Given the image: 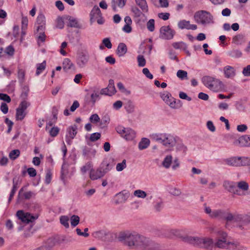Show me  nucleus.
Listing matches in <instances>:
<instances>
[{
	"mask_svg": "<svg viewBox=\"0 0 250 250\" xmlns=\"http://www.w3.org/2000/svg\"><path fill=\"white\" fill-rule=\"evenodd\" d=\"M104 175V170L101 166L97 169H90L89 177L92 180H95L101 178Z\"/></svg>",
	"mask_w": 250,
	"mask_h": 250,
	"instance_id": "14",
	"label": "nucleus"
},
{
	"mask_svg": "<svg viewBox=\"0 0 250 250\" xmlns=\"http://www.w3.org/2000/svg\"><path fill=\"white\" fill-rule=\"evenodd\" d=\"M126 167V160H123L122 163L117 164L116 166V170L118 171H121Z\"/></svg>",
	"mask_w": 250,
	"mask_h": 250,
	"instance_id": "52",
	"label": "nucleus"
},
{
	"mask_svg": "<svg viewBox=\"0 0 250 250\" xmlns=\"http://www.w3.org/2000/svg\"><path fill=\"white\" fill-rule=\"evenodd\" d=\"M62 67L63 70L67 71L68 70L73 68L74 65L69 59L65 58L64 59L62 62Z\"/></svg>",
	"mask_w": 250,
	"mask_h": 250,
	"instance_id": "26",
	"label": "nucleus"
},
{
	"mask_svg": "<svg viewBox=\"0 0 250 250\" xmlns=\"http://www.w3.org/2000/svg\"><path fill=\"white\" fill-rule=\"evenodd\" d=\"M30 105V103L26 101H22L16 109V118L17 120H22L26 113L25 110Z\"/></svg>",
	"mask_w": 250,
	"mask_h": 250,
	"instance_id": "7",
	"label": "nucleus"
},
{
	"mask_svg": "<svg viewBox=\"0 0 250 250\" xmlns=\"http://www.w3.org/2000/svg\"><path fill=\"white\" fill-rule=\"evenodd\" d=\"M67 42H63L62 43L61 45L60 46V52L63 56H66L67 54L66 52L64 50V49L67 47Z\"/></svg>",
	"mask_w": 250,
	"mask_h": 250,
	"instance_id": "58",
	"label": "nucleus"
},
{
	"mask_svg": "<svg viewBox=\"0 0 250 250\" xmlns=\"http://www.w3.org/2000/svg\"><path fill=\"white\" fill-rule=\"evenodd\" d=\"M201 238L198 237L188 236V244L200 247L201 245Z\"/></svg>",
	"mask_w": 250,
	"mask_h": 250,
	"instance_id": "35",
	"label": "nucleus"
},
{
	"mask_svg": "<svg viewBox=\"0 0 250 250\" xmlns=\"http://www.w3.org/2000/svg\"><path fill=\"white\" fill-rule=\"evenodd\" d=\"M77 125H75L69 126L67 129V134L66 136H68L70 139H74L77 133Z\"/></svg>",
	"mask_w": 250,
	"mask_h": 250,
	"instance_id": "23",
	"label": "nucleus"
},
{
	"mask_svg": "<svg viewBox=\"0 0 250 250\" xmlns=\"http://www.w3.org/2000/svg\"><path fill=\"white\" fill-rule=\"evenodd\" d=\"M96 152L93 148L84 146L83 149V155L86 160H91L95 157Z\"/></svg>",
	"mask_w": 250,
	"mask_h": 250,
	"instance_id": "16",
	"label": "nucleus"
},
{
	"mask_svg": "<svg viewBox=\"0 0 250 250\" xmlns=\"http://www.w3.org/2000/svg\"><path fill=\"white\" fill-rule=\"evenodd\" d=\"M194 19L198 24L206 26L214 23L213 15L208 11L201 10L196 11L194 15Z\"/></svg>",
	"mask_w": 250,
	"mask_h": 250,
	"instance_id": "1",
	"label": "nucleus"
},
{
	"mask_svg": "<svg viewBox=\"0 0 250 250\" xmlns=\"http://www.w3.org/2000/svg\"><path fill=\"white\" fill-rule=\"evenodd\" d=\"M107 90L110 92V94H114L116 92V89L114 86V81L112 79L109 81L108 86L106 87Z\"/></svg>",
	"mask_w": 250,
	"mask_h": 250,
	"instance_id": "40",
	"label": "nucleus"
},
{
	"mask_svg": "<svg viewBox=\"0 0 250 250\" xmlns=\"http://www.w3.org/2000/svg\"><path fill=\"white\" fill-rule=\"evenodd\" d=\"M18 78L21 84H22L25 80V72L22 69H19L18 73Z\"/></svg>",
	"mask_w": 250,
	"mask_h": 250,
	"instance_id": "42",
	"label": "nucleus"
},
{
	"mask_svg": "<svg viewBox=\"0 0 250 250\" xmlns=\"http://www.w3.org/2000/svg\"><path fill=\"white\" fill-rule=\"evenodd\" d=\"M187 71L179 70L177 72V76L178 78H180L181 79H184V78H186L187 76Z\"/></svg>",
	"mask_w": 250,
	"mask_h": 250,
	"instance_id": "61",
	"label": "nucleus"
},
{
	"mask_svg": "<svg viewBox=\"0 0 250 250\" xmlns=\"http://www.w3.org/2000/svg\"><path fill=\"white\" fill-rule=\"evenodd\" d=\"M214 246L220 249H225L227 246V241L226 239L217 238L214 243Z\"/></svg>",
	"mask_w": 250,
	"mask_h": 250,
	"instance_id": "28",
	"label": "nucleus"
},
{
	"mask_svg": "<svg viewBox=\"0 0 250 250\" xmlns=\"http://www.w3.org/2000/svg\"><path fill=\"white\" fill-rule=\"evenodd\" d=\"M89 121L91 123L97 124L100 122V118L97 114H94L90 117Z\"/></svg>",
	"mask_w": 250,
	"mask_h": 250,
	"instance_id": "50",
	"label": "nucleus"
},
{
	"mask_svg": "<svg viewBox=\"0 0 250 250\" xmlns=\"http://www.w3.org/2000/svg\"><path fill=\"white\" fill-rule=\"evenodd\" d=\"M174 35V31L169 26H162L160 29V37L167 40L171 39Z\"/></svg>",
	"mask_w": 250,
	"mask_h": 250,
	"instance_id": "13",
	"label": "nucleus"
},
{
	"mask_svg": "<svg viewBox=\"0 0 250 250\" xmlns=\"http://www.w3.org/2000/svg\"><path fill=\"white\" fill-rule=\"evenodd\" d=\"M89 59L88 52L86 50H82L77 53L76 63L79 68H83L87 65Z\"/></svg>",
	"mask_w": 250,
	"mask_h": 250,
	"instance_id": "5",
	"label": "nucleus"
},
{
	"mask_svg": "<svg viewBox=\"0 0 250 250\" xmlns=\"http://www.w3.org/2000/svg\"><path fill=\"white\" fill-rule=\"evenodd\" d=\"M45 30L42 31L40 30L39 33V35L38 36V41H41L42 42H44L45 40L46 36L45 35Z\"/></svg>",
	"mask_w": 250,
	"mask_h": 250,
	"instance_id": "57",
	"label": "nucleus"
},
{
	"mask_svg": "<svg viewBox=\"0 0 250 250\" xmlns=\"http://www.w3.org/2000/svg\"><path fill=\"white\" fill-rule=\"evenodd\" d=\"M172 159V157L171 155L167 156L162 163L163 166L167 168H169L171 164Z\"/></svg>",
	"mask_w": 250,
	"mask_h": 250,
	"instance_id": "38",
	"label": "nucleus"
},
{
	"mask_svg": "<svg viewBox=\"0 0 250 250\" xmlns=\"http://www.w3.org/2000/svg\"><path fill=\"white\" fill-rule=\"evenodd\" d=\"M37 23L39 25L37 29V32L45 29V18L43 14H41L38 15L37 18Z\"/></svg>",
	"mask_w": 250,
	"mask_h": 250,
	"instance_id": "19",
	"label": "nucleus"
},
{
	"mask_svg": "<svg viewBox=\"0 0 250 250\" xmlns=\"http://www.w3.org/2000/svg\"><path fill=\"white\" fill-rule=\"evenodd\" d=\"M154 23L155 21L153 19L149 20L147 22V28L149 31L152 32L154 30Z\"/></svg>",
	"mask_w": 250,
	"mask_h": 250,
	"instance_id": "54",
	"label": "nucleus"
},
{
	"mask_svg": "<svg viewBox=\"0 0 250 250\" xmlns=\"http://www.w3.org/2000/svg\"><path fill=\"white\" fill-rule=\"evenodd\" d=\"M102 16V13L100 8L95 6L92 9L90 13V22L93 23L96 21L97 19Z\"/></svg>",
	"mask_w": 250,
	"mask_h": 250,
	"instance_id": "21",
	"label": "nucleus"
},
{
	"mask_svg": "<svg viewBox=\"0 0 250 250\" xmlns=\"http://www.w3.org/2000/svg\"><path fill=\"white\" fill-rule=\"evenodd\" d=\"M228 55L232 58H238L242 56V53L238 49H233L227 53Z\"/></svg>",
	"mask_w": 250,
	"mask_h": 250,
	"instance_id": "36",
	"label": "nucleus"
},
{
	"mask_svg": "<svg viewBox=\"0 0 250 250\" xmlns=\"http://www.w3.org/2000/svg\"><path fill=\"white\" fill-rule=\"evenodd\" d=\"M58 243V239L55 237H51L47 239L45 246L49 250L52 249Z\"/></svg>",
	"mask_w": 250,
	"mask_h": 250,
	"instance_id": "29",
	"label": "nucleus"
},
{
	"mask_svg": "<svg viewBox=\"0 0 250 250\" xmlns=\"http://www.w3.org/2000/svg\"><path fill=\"white\" fill-rule=\"evenodd\" d=\"M223 73L225 78H232L236 75V70L232 66L227 65L223 68Z\"/></svg>",
	"mask_w": 250,
	"mask_h": 250,
	"instance_id": "17",
	"label": "nucleus"
},
{
	"mask_svg": "<svg viewBox=\"0 0 250 250\" xmlns=\"http://www.w3.org/2000/svg\"><path fill=\"white\" fill-rule=\"evenodd\" d=\"M68 25L71 27H76V28L79 27V23H78L77 21L75 19H74L73 18H71V17H70L69 19Z\"/></svg>",
	"mask_w": 250,
	"mask_h": 250,
	"instance_id": "51",
	"label": "nucleus"
},
{
	"mask_svg": "<svg viewBox=\"0 0 250 250\" xmlns=\"http://www.w3.org/2000/svg\"><path fill=\"white\" fill-rule=\"evenodd\" d=\"M239 157H232L225 159L223 161L225 164L231 166L238 167H240Z\"/></svg>",
	"mask_w": 250,
	"mask_h": 250,
	"instance_id": "20",
	"label": "nucleus"
},
{
	"mask_svg": "<svg viewBox=\"0 0 250 250\" xmlns=\"http://www.w3.org/2000/svg\"><path fill=\"white\" fill-rule=\"evenodd\" d=\"M116 130L126 140H132L135 137V131L130 128H125L123 126L119 125L116 128Z\"/></svg>",
	"mask_w": 250,
	"mask_h": 250,
	"instance_id": "6",
	"label": "nucleus"
},
{
	"mask_svg": "<svg viewBox=\"0 0 250 250\" xmlns=\"http://www.w3.org/2000/svg\"><path fill=\"white\" fill-rule=\"evenodd\" d=\"M110 118L108 116L105 115L102 119H100V126L101 128L104 127L107 124L109 123Z\"/></svg>",
	"mask_w": 250,
	"mask_h": 250,
	"instance_id": "45",
	"label": "nucleus"
},
{
	"mask_svg": "<svg viewBox=\"0 0 250 250\" xmlns=\"http://www.w3.org/2000/svg\"><path fill=\"white\" fill-rule=\"evenodd\" d=\"M46 67V62L43 61L41 63L37 64V70L36 74L37 76L39 75L43 71Z\"/></svg>",
	"mask_w": 250,
	"mask_h": 250,
	"instance_id": "39",
	"label": "nucleus"
},
{
	"mask_svg": "<svg viewBox=\"0 0 250 250\" xmlns=\"http://www.w3.org/2000/svg\"><path fill=\"white\" fill-rule=\"evenodd\" d=\"M151 138L152 140L162 143L165 146L169 148L173 147L176 144L175 138L169 134H153L151 135Z\"/></svg>",
	"mask_w": 250,
	"mask_h": 250,
	"instance_id": "2",
	"label": "nucleus"
},
{
	"mask_svg": "<svg viewBox=\"0 0 250 250\" xmlns=\"http://www.w3.org/2000/svg\"><path fill=\"white\" fill-rule=\"evenodd\" d=\"M92 166L91 163L88 162L84 166L82 167L81 170L83 173H85L87 170H89L91 168Z\"/></svg>",
	"mask_w": 250,
	"mask_h": 250,
	"instance_id": "59",
	"label": "nucleus"
},
{
	"mask_svg": "<svg viewBox=\"0 0 250 250\" xmlns=\"http://www.w3.org/2000/svg\"><path fill=\"white\" fill-rule=\"evenodd\" d=\"M239 214H232L230 213H227L226 212L225 217L224 219L226 220L227 221H233L234 222H238Z\"/></svg>",
	"mask_w": 250,
	"mask_h": 250,
	"instance_id": "30",
	"label": "nucleus"
},
{
	"mask_svg": "<svg viewBox=\"0 0 250 250\" xmlns=\"http://www.w3.org/2000/svg\"><path fill=\"white\" fill-rule=\"evenodd\" d=\"M130 193L129 191L123 190L116 194L115 196V203L116 205L125 203L129 198Z\"/></svg>",
	"mask_w": 250,
	"mask_h": 250,
	"instance_id": "12",
	"label": "nucleus"
},
{
	"mask_svg": "<svg viewBox=\"0 0 250 250\" xmlns=\"http://www.w3.org/2000/svg\"><path fill=\"white\" fill-rule=\"evenodd\" d=\"M237 188L243 191H246L249 189V186L246 181H241L236 183Z\"/></svg>",
	"mask_w": 250,
	"mask_h": 250,
	"instance_id": "32",
	"label": "nucleus"
},
{
	"mask_svg": "<svg viewBox=\"0 0 250 250\" xmlns=\"http://www.w3.org/2000/svg\"><path fill=\"white\" fill-rule=\"evenodd\" d=\"M0 100L9 103L11 102L10 97L6 94L0 93Z\"/></svg>",
	"mask_w": 250,
	"mask_h": 250,
	"instance_id": "62",
	"label": "nucleus"
},
{
	"mask_svg": "<svg viewBox=\"0 0 250 250\" xmlns=\"http://www.w3.org/2000/svg\"><path fill=\"white\" fill-rule=\"evenodd\" d=\"M20 155V151L19 149H14L12 150L9 154L10 159L14 160L16 159Z\"/></svg>",
	"mask_w": 250,
	"mask_h": 250,
	"instance_id": "44",
	"label": "nucleus"
},
{
	"mask_svg": "<svg viewBox=\"0 0 250 250\" xmlns=\"http://www.w3.org/2000/svg\"><path fill=\"white\" fill-rule=\"evenodd\" d=\"M125 25L123 28V30L127 33H130L132 31L131 25L132 24V20L129 16H126L124 19Z\"/></svg>",
	"mask_w": 250,
	"mask_h": 250,
	"instance_id": "22",
	"label": "nucleus"
},
{
	"mask_svg": "<svg viewBox=\"0 0 250 250\" xmlns=\"http://www.w3.org/2000/svg\"><path fill=\"white\" fill-rule=\"evenodd\" d=\"M137 59L139 66L144 67L146 65V61L144 56L141 55H138Z\"/></svg>",
	"mask_w": 250,
	"mask_h": 250,
	"instance_id": "47",
	"label": "nucleus"
},
{
	"mask_svg": "<svg viewBox=\"0 0 250 250\" xmlns=\"http://www.w3.org/2000/svg\"><path fill=\"white\" fill-rule=\"evenodd\" d=\"M150 144L149 139L144 138H143L139 143L138 147L140 150H143L146 148Z\"/></svg>",
	"mask_w": 250,
	"mask_h": 250,
	"instance_id": "34",
	"label": "nucleus"
},
{
	"mask_svg": "<svg viewBox=\"0 0 250 250\" xmlns=\"http://www.w3.org/2000/svg\"><path fill=\"white\" fill-rule=\"evenodd\" d=\"M238 222L241 225H246L250 223V215L247 214H239Z\"/></svg>",
	"mask_w": 250,
	"mask_h": 250,
	"instance_id": "24",
	"label": "nucleus"
},
{
	"mask_svg": "<svg viewBox=\"0 0 250 250\" xmlns=\"http://www.w3.org/2000/svg\"><path fill=\"white\" fill-rule=\"evenodd\" d=\"M205 211L211 218L223 219L225 217L226 211L222 209H215L212 210L209 207L205 206Z\"/></svg>",
	"mask_w": 250,
	"mask_h": 250,
	"instance_id": "8",
	"label": "nucleus"
},
{
	"mask_svg": "<svg viewBox=\"0 0 250 250\" xmlns=\"http://www.w3.org/2000/svg\"><path fill=\"white\" fill-rule=\"evenodd\" d=\"M168 233L169 234L167 236L169 237L173 238L176 237L185 242L187 240V230L186 229H172L168 231Z\"/></svg>",
	"mask_w": 250,
	"mask_h": 250,
	"instance_id": "10",
	"label": "nucleus"
},
{
	"mask_svg": "<svg viewBox=\"0 0 250 250\" xmlns=\"http://www.w3.org/2000/svg\"><path fill=\"white\" fill-rule=\"evenodd\" d=\"M101 136V133L98 132L93 133L90 135L89 140L91 142H95L99 139Z\"/></svg>",
	"mask_w": 250,
	"mask_h": 250,
	"instance_id": "53",
	"label": "nucleus"
},
{
	"mask_svg": "<svg viewBox=\"0 0 250 250\" xmlns=\"http://www.w3.org/2000/svg\"><path fill=\"white\" fill-rule=\"evenodd\" d=\"M232 41L237 45H241L245 42V36L242 34L237 35L233 38Z\"/></svg>",
	"mask_w": 250,
	"mask_h": 250,
	"instance_id": "33",
	"label": "nucleus"
},
{
	"mask_svg": "<svg viewBox=\"0 0 250 250\" xmlns=\"http://www.w3.org/2000/svg\"><path fill=\"white\" fill-rule=\"evenodd\" d=\"M135 2L143 12L147 13L148 12V6L146 0H135Z\"/></svg>",
	"mask_w": 250,
	"mask_h": 250,
	"instance_id": "27",
	"label": "nucleus"
},
{
	"mask_svg": "<svg viewBox=\"0 0 250 250\" xmlns=\"http://www.w3.org/2000/svg\"><path fill=\"white\" fill-rule=\"evenodd\" d=\"M160 97L172 108H179L182 105V104L180 100L175 99L171 96L170 93L167 91L161 93Z\"/></svg>",
	"mask_w": 250,
	"mask_h": 250,
	"instance_id": "4",
	"label": "nucleus"
},
{
	"mask_svg": "<svg viewBox=\"0 0 250 250\" xmlns=\"http://www.w3.org/2000/svg\"><path fill=\"white\" fill-rule=\"evenodd\" d=\"M61 223L66 228H68L69 227L68 221L69 218L66 216H62L60 217Z\"/></svg>",
	"mask_w": 250,
	"mask_h": 250,
	"instance_id": "46",
	"label": "nucleus"
},
{
	"mask_svg": "<svg viewBox=\"0 0 250 250\" xmlns=\"http://www.w3.org/2000/svg\"><path fill=\"white\" fill-rule=\"evenodd\" d=\"M242 73L244 76H250V65H248L243 68Z\"/></svg>",
	"mask_w": 250,
	"mask_h": 250,
	"instance_id": "64",
	"label": "nucleus"
},
{
	"mask_svg": "<svg viewBox=\"0 0 250 250\" xmlns=\"http://www.w3.org/2000/svg\"><path fill=\"white\" fill-rule=\"evenodd\" d=\"M215 233H216V235L218 237V238H221V239L227 240V237L228 236V234L226 232H225L222 230H219L216 231L215 232Z\"/></svg>",
	"mask_w": 250,
	"mask_h": 250,
	"instance_id": "55",
	"label": "nucleus"
},
{
	"mask_svg": "<svg viewBox=\"0 0 250 250\" xmlns=\"http://www.w3.org/2000/svg\"><path fill=\"white\" fill-rule=\"evenodd\" d=\"M23 195L25 199L29 200L31 198L35 197L36 193L33 191H28L24 192Z\"/></svg>",
	"mask_w": 250,
	"mask_h": 250,
	"instance_id": "56",
	"label": "nucleus"
},
{
	"mask_svg": "<svg viewBox=\"0 0 250 250\" xmlns=\"http://www.w3.org/2000/svg\"><path fill=\"white\" fill-rule=\"evenodd\" d=\"M17 216L20 220L25 223L33 222L38 217V215L34 216L29 213L24 212L21 210H18L17 212Z\"/></svg>",
	"mask_w": 250,
	"mask_h": 250,
	"instance_id": "9",
	"label": "nucleus"
},
{
	"mask_svg": "<svg viewBox=\"0 0 250 250\" xmlns=\"http://www.w3.org/2000/svg\"><path fill=\"white\" fill-rule=\"evenodd\" d=\"M124 105L127 113H131L134 112L135 106L131 101L128 100L124 103Z\"/></svg>",
	"mask_w": 250,
	"mask_h": 250,
	"instance_id": "31",
	"label": "nucleus"
},
{
	"mask_svg": "<svg viewBox=\"0 0 250 250\" xmlns=\"http://www.w3.org/2000/svg\"><path fill=\"white\" fill-rule=\"evenodd\" d=\"M234 144L240 146H250V135H245L242 136L238 140H236Z\"/></svg>",
	"mask_w": 250,
	"mask_h": 250,
	"instance_id": "15",
	"label": "nucleus"
},
{
	"mask_svg": "<svg viewBox=\"0 0 250 250\" xmlns=\"http://www.w3.org/2000/svg\"><path fill=\"white\" fill-rule=\"evenodd\" d=\"M172 46L175 49H182L186 52L187 45L184 42H174L172 44Z\"/></svg>",
	"mask_w": 250,
	"mask_h": 250,
	"instance_id": "43",
	"label": "nucleus"
},
{
	"mask_svg": "<svg viewBox=\"0 0 250 250\" xmlns=\"http://www.w3.org/2000/svg\"><path fill=\"white\" fill-rule=\"evenodd\" d=\"M59 132V129L58 127H52L49 131L50 135L52 137L56 136Z\"/></svg>",
	"mask_w": 250,
	"mask_h": 250,
	"instance_id": "63",
	"label": "nucleus"
},
{
	"mask_svg": "<svg viewBox=\"0 0 250 250\" xmlns=\"http://www.w3.org/2000/svg\"><path fill=\"white\" fill-rule=\"evenodd\" d=\"M240 167L250 165V158L246 157H239Z\"/></svg>",
	"mask_w": 250,
	"mask_h": 250,
	"instance_id": "37",
	"label": "nucleus"
},
{
	"mask_svg": "<svg viewBox=\"0 0 250 250\" xmlns=\"http://www.w3.org/2000/svg\"><path fill=\"white\" fill-rule=\"evenodd\" d=\"M214 246L213 240L209 237H204L201 238L200 248L208 249Z\"/></svg>",
	"mask_w": 250,
	"mask_h": 250,
	"instance_id": "18",
	"label": "nucleus"
},
{
	"mask_svg": "<svg viewBox=\"0 0 250 250\" xmlns=\"http://www.w3.org/2000/svg\"><path fill=\"white\" fill-rule=\"evenodd\" d=\"M131 11L134 14V17L136 18L140 17L143 14L142 12L136 6H133L131 8Z\"/></svg>",
	"mask_w": 250,
	"mask_h": 250,
	"instance_id": "49",
	"label": "nucleus"
},
{
	"mask_svg": "<svg viewBox=\"0 0 250 250\" xmlns=\"http://www.w3.org/2000/svg\"><path fill=\"white\" fill-rule=\"evenodd\" d=\"M201 81L205 86L214 92L218 91L222 87V83L219 79L210 76H205Z\"/></svg>",
	"mask_w": 250,
	"mask_h": 250,
	"instance_id": "3",
	"label": "nucleus"
},
{
	"mask_svg": "<svg viewBox=\"0 0 250 250\" xmlns=\"http://www.w3.org/2000/svg\"><path fill=\"white\" fill-rule=\"evenodd\" d=\"M102 43L104 45V47H107L108 49H110L112 47V43L109 38H104L102 41Z\"/></svg>",
	"mask_w": 250,
	"mask_h": 250,
	"instance_id": "60",
	"label": "nucleus"
},
{
	"mask_svg": "<svg viewBox=\"0 0 250 250\" xmlns=\"http://www.w3.org/2000/svg\"><path fill=\"white\" fill-rule=\"evenodd\" d=\"M127 46L124 43L119 44L117 48V54L119 57L123 56L127 52Z\"/></svg>",
	"mask_w": 250,
	"mask_h": 250,
	"instance_id": "25",
	"label": "nucleus"
},
{
	"mask_svg": "<svg viewBox=\"0 0 250 250\" xmlns=\"http://www.w3.org/2000/svg\"><path fill=\"white\" fill-rule=\"evenodd\" d=\"M223 186V187L229 192L240 196L244 194L237 188L236 183L229 181H225Z\"/></svg>",
	"mask_w": 250,
	"mask_h": 250,
	"instance_id": "11",
	"label": "nucleus"
},
{
	"mask_svg": "<svg viewBox=\"0 0 250 250\" xmlns=\"http://www.w3.org/2000/svg\"><path fill=\"white\" fill-rule=\"evenodd\" d=\"M80 222V217L78 215H73L70 217L71 225L73 227L77 226Z\"/></svg>",
	"mask_w": 250,
	"mask_h": 250,
	"instance_id": "41",
	"label": "nucleus"
},
{
	"mask_svg": "<svg viewBox=\"0 0 250 250\" xmlns=\"http://www.w3.org/2000/svg\"><path fill=\"white\" fill-rule=\"evenodd\" d=\"M134 195L139 198H144L146 196V193L143 190L137 189L134 191Z\"/></svg>",
	"mask_w": 250,
	"mask_h": 250,
	"instance_id": "48",
	"label": "nucleus"
}]
</instances>
